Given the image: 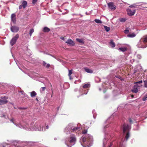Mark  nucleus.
<instances>
[{
	"label": "nucleus",
	"mask_w": 147,
	"mask_h": 147,
	"mask_svg": "<svg viewBox=\"0 0 147 147\" xmlns=\"http://www.w3.org/2000/svg\"><path fill=\"white\" fill-rule=\"evenodd\" d=\"M144 86L147 88V80L144 81Z\"/></svg>",
	"instance_id": "26"
},
{
	"label": "nucleus",
	"mask_w": 147,
	"mask_h": 147,
	"mask_svg": "<svg viewBox=\"0 0 147 147\" xmlns=\"http://www.w3.org/2000/svg\"><path fill=\"white\" fill-rule=\"evenodd\" d=\"M90 87V84H85L83 86V88H89Z\"/></svg>",
	"instance_id": "22"
},
{
	"label": "nucleus",
	"mask_w": 147,
	"mask_h": 147,
	"mask_svg": "<svg viewBox=\"0 0 147 147\" xmlns=\"http://www.w3.org/2000/svg\"><path fill=\"white\" fill-rule=\"evenodd\" d=\"M85 71L88 73H92L93 71L92 69H90L87 67H85L84 68Z\"/></svg>",
	"instance_id": "14"
},
{
	"label": "nucleus",
	"mask_w": 147,
	"mask_h": 147,
	"mask_svg": "<svg viewBox=\"0 0 147 147\" xmlns=\"http://www.w3.org/2000/svg\"><path fill=\"white\" fill-rule=\"evenodd\" d=\"M65 42L72 46H74L75 45V43L71 39L67 40Z\"/></svg>",
	"instance_id": "11"
},
{
	"label": "nucleus",
	"mask_w": 147,
	"mask_h": 147,
	"mask_svg": "<svg viewBox=\"0 0 147 147\" xmlns=\"http://www.w3.org/2000/svg\"><path fill=\"white\" fill-rule=\"evenodd\" d=\"M50 66V65L49 64H47L45 66L47 68H49Z\"/></svg>",
	"instance_id": "35"
},
{
	"label": "nucleus",
	"mask_w": 147,
	"mask_h": 147,
	"mask_svg": "<svg viewBox=\"0 0 147 147\" xmlns=\"http://www.w3.org/2000/svg\"><path fill=\"white\" fill-rule=\"evenodd\" d=\"M76 138L74 135H71L68 138V140L66 142V144L68 147H71L76 143Z\"/></svg>",
	"instance_id": "2"
},
{
	"label": "nucleus",
	"mask_w": 147,
	"mask_h": 147,
	"mask_svg": "<svg viewBox=\"0 0 147 147\" xmlns=\"http://www.w3.org/2000/svg\"><path fill=\"white\" fill-rule=\"evenodd\" d=\"M129 7H134L132 5H131L129 6Z\"/></svg>",
	"instance_id": "44"
},
{
	"label": "nucleus",
	"mask_w": 147,
	"mask_h": 147,
	"mask_svg": "<svg viewBox=\"0 0 147 147\" xmlns=\"http://www.w3.org/2000/svg\"><path fill=\"white\" fill-rule=\"evenodd\" d=\"M87 129H84L82 131L83 134H86L87 133Z\"/></svg>",
	"instance_id": "32"
},
{
	"label": "nucleus",
	"mask_w": 147,
	"mask_h": 147,
	"mask_svg": "<svg viewBox=\"0 0 147 147\" xmlns=\"http://www.w3.org/2000/svg\"><path fill=\"white\" fill-rule=\"evenodd\" d=\"M13 120H14V119H13H13H10V121H11V122H12L13 123H14V122H13Z\"/></svg>",
	"instance_id": "39"
},
{
	"label": "nucleus",
	"mask_w": 147,
	"mask_h": 147,
	"mask_svg": "<svg viewBox=\"0 0 147 147\" xmlns=\"http://www.w3.org/2000/svg\"><path fill=\"white\" fill-rule=\"evenodd\" d=\"M139 57H141V56H140V55H139Z\"/></svg>",
	"instance_id": "48"
},
{
	"label": "nucleus",
	"mask_w": 147,
	"mask_h": 147,
	"mask_svg": "<svg viewBox=\"0 0 147 147\" xmlns=\"http://www.w3.org/2000/svg\"><path fill=\"white\" fill-rule=\"evenodd\" d=\"M108 7L112 10H114L116 9V6L114 5L113 2H110L108 3Z\"/></svg>",
	"instance_id": "7"
},
{
	"label": "nucleus",
	"mask_w": 147,
	"mask_h": 147,
	"mask_svg": "<svg viewBox=\"0 0 147 147\" xmlns=\"http://www.w3.org/2000/svg\"><path fill=\"white\" fill-rule=\"evenodd\" d=\"M36 100L37 101H38V99L37 98H36Z\"/></svg>",
	"instance_id": "45"
},
{
	"label": "nucleus",
	"mask_w": 147,
	"mask_h": 147,
	"mask_svg": "<svg viewBox=\"0 0 147 147\" xmlns=\"http://www.w3.org/2000/svg\"><path fill=\"white\" fill-rule=\"evenodd\" d=\"M19 109H26V108H24V107H23V108L20 107V108H19Z\"/></svg>",
	"instance_id": "38"
},
{
	"label": "nucleus",
	"mask_w": 147,
	"mask_h": 147,
	"mask_svg": "<svg viewBox=\"0 0 147 147\" xmlns=\"http://www.w3.org/2000/svg\"><path fill=\"white\" fill-rule=\"evenodd\" d=\"M34 32V30L33 29H31L30 32V36H31L32 34V33Z\"/></svg>",
	"instance_id": "29"
},
{
	"label": "nucleus",
	"mask_w": 147,
	"mask_h": 147,
	"mask_svg": "<svg viewBox=\"0 0 147 147\" xmlns=\"http://www.w3.org/2000/svg\"><path fill=\"white\" fill-rule=\"evenodd\" d=\"M19 35L16 34L11 40L10 41V44L12 46L14 45L16 43L17 40L19 37Z\"/></svg>",
	"instance_id": "5"
},
{
	"label": "nucleus",
	"mask_w": 147,
	"mask_h": 147,
	"mask_svg": "<svg viewBox=\"0 0 147 147\" xmlns=\"http://www.w3.org/2000/svg\"><path fill=\"white\" fill-rule=\"evenodd\" d=\"M88 138H87V137H84L83 138V141H84V140H86V139H89V137H90V136H88Z\"/></svg>",
	"instance_id": "31"
},
{
	"label": "nucleus",
	"mask_w": 147,
	"mask_h": 147,
	"mask_svg": "<svg viewBox=\"0 0 147 147\" xmlns=\"http://www.w3.org/2000/svg\"><path fill=\"white\" fill-rule=\"evenodd\" d=\"M112 144L111 143L110 144V146H109V147H110L111 146H112Z\"/></svg>",
	"instance_id": "43"
},
{
	"label": "nucleus",
	"mask_w": 147,
	"mask_h": 147,
	"mask_svg": "<svg viewBox=\"0 0 147 147\" xmlns=\"http://www.w3.org/2000/svg\"><path fill=\"white\" fill-rule=\"evenodd\" d=\"M72 69L71 70H69V74L68 76L69 77V79L70 80L72 79V78H71V75L72 73Z\"/></svg>",
	"instance_id": "18"
},
{
	"label": "nucleus",
	"mask_w": 147,
	"mask_h": 147,
	"mask_svg": "<svg viewBox=\"0 0 147 147\" xmlns=\"http://www.w3.org/2000/svg\"><path fill=\"white\" fill-rule=\"evenodd\" d=\"M60 38L63 40H65V38L63 37H61Z\"/></svg>",
	"instance_id": "40"
},
{
	"label": "nucleus",
	"mask_w": 147,
	"mask_h": 147,
	"mask_svg": "<svg viewBox=\"0 0 147 147\" xmlns=\"http://www.w3.org/2000/svg\"><path fill=\"white\" fill-rule=\"evenodd\" d=\"M127 14L129 16H132L134 15L135 13V10H131V9H127Z\"/></svg>",
	"instance_id": "8"
},
{
	"label": "nucleus",
	"mask_w": 147,
	"mask_h": 147,
	"mask_svg": "<svg viewBox=\"0 0 147 147\" xmlns=\"http://www.w3.org/2000/svg\"><path fill=\"white\" fill-rule=\"evenodd\" d=\"M110 44L112 47H115V43L113 42V40H111L110 41Z\"/></svg>",
	"instance_id": "21"
},
{
	"label": "nucleus",
	"mask_w": 147,
	"mask_h": 147,
	"mask_svg": "<svg viewBox=\"0 0 147 147\" xmlns=\"http://www.w3.org/2000/svg\"><path fill=\"white\" fill-rule=\"evenodd\" d=\"M20 92H21V94H23L24 93V92H22V91H21Z\"/></svg>",
	"instance_id": "42"
},
{
	"label": "nucleus",
	"mask_w": 147,
	"mask_h": 147,
	"mask_svg": "<svg viewBox=\"0 0 147 147\" xmlns=\"http://www.w3.org/2000/svg\"><path fill=\"white\" fill-rule=\"evenodd\" d=\"M0 99V105H3L7 103L8 101L7 100L8 98L6 96L1 97Z\"/></svg>",
	"instance_id": "6"
},
{
	"label": "nucleus",
	"mask_w": 147,
	"mask_h": 147,
	"mask_svg": "<svg viewBox=\"0 0 147 147\" xmlns=\"http://www.w3.org/2000/svg\"><path fill=\"white\" fill-rule=\"evenodd\" d=\"M11 18L12 21L13 22L15 23L16 22V15L14 14H12L11 16Z\"/></svg>",
	"instance_id": "12"
},
{
	"label": "nucleus",
	"mask_w": 147,
	"mask_h": 147,
	"mask_svg": "<svg viewBox=\"0 0 147 147\" xmlns=\"http://www.w3.org/2000/svg\"><path fill=\"white\" fill-rule=\"evenodd\" d=\"M119 21L121 22H124L126 21V19L125 18H120Z\"/></svg>",
	"instance_id": "27"
},
{
	"label": "nucleus",
	"mask_w": 147,
	"mask_h": 147,
	"mask_svg": "<svg viewBox=\"0 0 147 147\" xmlns=\"http://www.w3.org/2000/svg\"><path fill=\"white\" fill-rule=\"evenodd\" d=\"M50 30V29L49 28L47 27H45L44 28L42 31L44 32H48Z\"/></svg>",
	"instance_id": "13"
},
{
	"label": "nucleus",
	"mask_w": 147,
	"mask_h": 147,
	"mask_svg": "<svg viewBox=\"0 0 147 147\" xmlns=\"http://www.w3.org/2000/svg\"><path fill=\"white\" fill-rule=\"evenodd\" d=\"M22 5L23 6V8H25L27 5V1H23L22 2Z\"/></svg>",
	"instance_id": "15"
},
{
	"label": "nucleus",
	"mask_w": 147,
	"mask_h": 147,
	"mask_svg": "<svg viewBox=\"0 0 147 147\" xmlns=\"http://www.w3.org/2000/svg\"><path fill=\"white\" fill-rule=\"evenodd\" d=\"M142 83V81L140 80L139 82H135L134 84H136L134 86L133 88L131 90L132 92L136 93L138 91V89H140V86L138 85V84H141Z\"/></svg>",
	"instance_id": "4"
},
{
	"label": "nucleus",
	"mask_w": 147,
	"mask_h": 147,
	"mask_svg": "<svg viewBox=\"0 0 147 147\" xmlns=\"http://www.w3.org/2000/svg\"><path fill=\"white\" fill-rule=\"evenodd\" d=\"M42 65L43 66H45L47 64V63L46 62H45L44 61H43L42 62Z\"/></svg>",
	"instance_id": "34"
},
{
	"label": "nucleus",
	"mask_w": 147,
	"mask_h": 147,
	"mask_svg": "<svg viewBox=\"0 0 147 147\" xmlns=\"http://www.w3.org/2000/svg\"><path fill=\"white\" fill-rule=\"evenodd\" d=\"M136 34L134 33H132L131 34H129L127 35V36L128 37H134L135 36Z\"/></svg>",
	"instance_id": "20"
},
{
	"label": "nucleus",
	"mask_w": 147,
	"mask_h": 147,
	"mask_svg": "<svg viewBox=\"0 0 147 147\" xmlns=\"http://www.w3.org/2000/svg\"><path fill=\"white\" fill-rule=\"evenodd\" d=\"M131 97H132V98H133L134 97V95H131Z\"/></svg>",
	"instance_id": "46"
},
{
	"label": "nucleus",
	"mask_w": 147,
	"mask_h": 147,
	"mask_svg": "<svg viewBox=\"0 0 147 147\" xmlns=\"http://www.w3.org/2000/svg\"><path fill=\"white\" fill-rule=\"evenodd\" d=\"M46 88V85H44V86L41 87V89H40V90L42 91H44L45 90Z\"/></svg>",
	"instance_id": "24"
},
{
	"label": "nucleus",
	"mask_w": 147,
	"mask_h": 147,
	"mask_svg": "<svg viewBox=\"0 0 147 147\" xmlns=\"http://www.w3.org/2000/svg\"><path fill=\"white\" fill-rule=\"evenodd\" d=\"M30 96L32 97H33L35 96L36 95V92L34 91H33L30 93Z\"/></svg>",
	"instance_id": "17"
},
{
	"label": "nucleus",
	"mask_w": 147,
	"mask_h": 147,
	"mask_svg": "<svg viewBox=\"0 0 147 147\" xmlns=\"http://www.w3.org/2000/svg\"><path fill=\"white\" fill-rule=\"evenodd\" d=\"M139 57V58L140 59V58H140V57Z\"/></svg>",
	"instance_id": "49"
},
{
	"label": "nucleus",
	"mask_w": 147,
	"mask_h": 147,
	"mask_svg": "<svg viewBox=\"0 0 147 147\" xmlns=\"http://www.w3.org/2000/svg\"><path fill=\"white\" fill-rule=\"evenodd\" d=\"M127 48L126 47H121L119 48V50L121 51L122 52H125L127 50Z\"/></svg>",
	"instance_id": "19"
},
{
	"label": "nucleus",
	"mask_w": 147,
	"mask_h": 147,
	"mask_svg": "<svg viewBox=\"0 0 147 147\" xmlns=\"http://www.w3.org/2000/svg\"><path fill=\"white\" fill-rule=\"evenodd\" d=\"M38 0H32V3L33 4H35Z\"/></svg>",
	"instance_id": "33"
},
{
	"label": "nucleus",
	"mask_w": 147,
	"mask_h": 147,
	"mask_svg": "<svg viewBox=\"0 0 147 147\" xmlns=\"http://www.w3.org/2000/svg\"><path fill=\"white\" fill-rule=\"evenodd\" d=\"M139 48H145L147 47V35L142 37L137 44Z\"/></svg>",
	"instance_id": "1"
},
{
	"label": "nucleus",
	"mask_w": 147,
	"mask_h": 147,
	"mask_svg": "<svg viewBox=\"0 0 147 147\" xmlns=\"http://www.w3.org/2000/svg\"><path fill=\"white\" fill-rule=\"evenodd\" d=\"M72 129H71V132H75V133H77L78 131H79L80 129V128L79 127H73L71 128Z\"/></svg>",
	"instance_id": "10"
},
{
	"label": "nucleus",
	"mask_w": 147,
	"mask_h": 147,
	"mask_svg": "<svg viewBox=\"0 0 147 147\" xmlns=\"http://www.w3.org/2000/svg\"><path fill=\"white\" fill-rule=\"evenodd\" d=\"M147 99V95H145L142 98V100L144 101Z\"/></svg>",
	"instance_id": "30"
},
{
	"label": "nucleus",
	"mask_w": 147,
	"mask_h": 147,
	"mask_svg": "<svg viewBox=\"0 0 147 147\" xmlns=\"http://www.w3.org/2000/svg\"><path fill=\"white\" fill-rule=\"evenodd\" d=\"M129 122L131 123H133V121H132V120L130 118L129 119Z\"/></svg>",
	"instance_id": "36"
},
{
	"label": "nucleus",
	"mask_w": 147,
	"mask_h": 147,
	"mask_svg": "<svg viewBox=\"0 0 147 147\" xmlns=\"http://www.w3.org/2000/svg\"><path fill=\"white\" fill-rule=\"evenodd\" d=\"M104 27L105 29L107 32H108L110 30V28L107 27L106 26H104Z\"/></svg>",
	"instance_id": "25"
},
{
	"label": "nucleus",
	"mask_w": 147,
	"mask_h": 147,
	"mask_svg": "<svg viewBox=\"0 0 147 147\" xmlns=\"http://www.w3.org/2000/svg\"><path fill=\"white\" fill-rule=\"evenodd\" d=\"M19 29V28L16 26H12L11 28V31L13 32H17Z\"/></svg>",
	"instance_id": "9"
},
{
	"label": "nucleus",
	"mask_w": 147,
	"mask_h": 147,
	"mask_svg": "<svg viewBox=\"0 0 147 147\" xmlns=\"http://www.w3.org/2000/svg\"><path fill=\"white\" fill-rule=\"evenodd\" d=\"M129 28H126V29L124 31V33L126 34H127L129 32Z\"/></svg>",
	"instance_id": "28"
},
{
	"label": "nucleus",
	"mask_w": 147,
	"mask_h": 147,
	"mask_svg": "<svg viewBox=\"0 0 147 147\" xmlns=\"http://www.w3.org/2000/svg\"><path fill=\"white\" fill-rule=\"evenodd\" d=\"M3 147H5V145H3Z\"/></svg>",
	"instance_id": "47"
},
{
	"label": "nucleus",
	"mask_w": 147,
	"mask_h": 147,
	"mask_svg": "<svg viewBox=\"0 0 147 147\" xmlns=\"http://www.w3.org/2000/svg\"><path fill=\"white\" fill-rule=\"evenodd\" d=\"M46 127L47 129H48L49 128V126L48 125H47V126H46Z\"/></svg>",
	"instance_id": "41"
},
{
	"label": "nucleus",
	"mask_w": 147,
	"mask_h": 147,
	"mask_svg": "<svg viewBox=\"0 0 147 147\" xmlns=\"http://www.w3.org/2000/svg\"><path fill=\"white\" fill-rule=\"evenodd\" d=\"M95 22L98 24H101L102 23V22L99 19H96L94 20Z\"/></svg>",
	"instance_id": "23"
},
{
	"label": "nucleus",
	"mask_w": 147,
	"mask_h": 147,
	"mask_svg": "<svg viewBox=\"0 0 147 147\" xmlns=\"http://www.w3.org/2000/svg\"><path fill=\"white\" fill-rule=\"evenodd\" d=\"M129 127L128 125L126 124L125 123L124 124L123 126V133L124 134L126 131L127 132L125 137V138L126 141L127 140L130 136L129 132Z\"/></svg>",
	"instance_id": "3"
},
{
	"label": "nucleus",
	"mask_w": 147,
	"mask_h": 147,
	"mask_svg": "<svg viewBox=\"0 0 147 147\" xmlns=\"http://www.w3.org/2000/svg\"><path fill=\"white\" fill-rule=\"evenodd\" d=\"M76 40L78 42L81 44H84V41L83 39H80L78 38L76 39Z\"/></svg>",
	"instance_id": "16"
},
{
	"label": "nucleus",
	"mask_w": 147,
	"mask_h": 147,
	"mask_svg": "<svg viewBox=\"0 0 147 147\" xmlns=\"http://www.w3.org/2000/svg\"><path fill=\"white\" fill-rule=\"evenodd\" d=\"M22 7H23V6L22 5H20L19 6V9H21Z\"/></svg>",
	"instance_id": "37"
}]
</instances>
